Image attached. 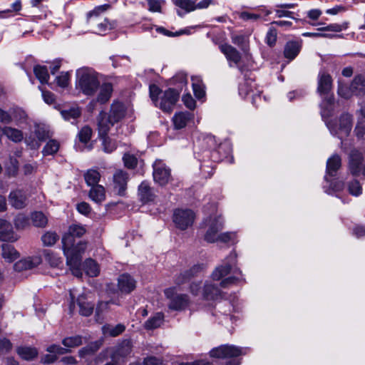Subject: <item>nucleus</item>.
I'll return each instance as SVG.
<instances>
[{
    "label": "nucleus",
    "mask_w": 365,
    "mask_h": 365,
    "mask_svg": "<svg viewBox=\"0 0 365 365\" xmlns=\"http://www.w3.org/2000/svg\"><path fill=\"white\" fill-rule=\"evenodd\" d=\"M129 175L126 171L117 170L113 175V191L118 195H125Z\"/></svg>",
    "instance_id": "4468645a"
},
{
    "label": "nucleus",
    "mask_w": 365,
    "mask_h": 365,
    "mask_svg": "<svg viewBox=\"0 0 365 365\" xmlns=\"http://www.w3.org/2000/svg\"><path fill=\"white\" fill-rule=\"evenodd\" d=\"M31 220L35 227H44L48 223L46 216L42 212H34L31 214Z\"/></svg>",
    "instance_id": "a18cd8bd"
},
{
    "label": "nucleus",
    "mask_w": 365,
    "mask_h": 365,
    "mask_svg": "<svg viewBox=\"0 0 365 365\" xmlns=\"http://www.w3.org/2000/svg\"><path fill=\"white\" fill-rule=\"evenodd\" d=\"M239 94L243 98L251 95L253 105H255L258 100L261 99V91L257 88L254 80L251 78H246L240 83Z\"/></svg>",
    "instance_id": "9b49d317"
},
{
    "label": "nucleus",
    "mask_w": 365,
    "mask_h": 365,
    "mask_svg": "<svg viewBox=\"0 0 365 365\" xmlns=\"http://www.w3.org/2000/svg\"><path fill=\"white\" fill-rule=\"evenodd\" d=\"M9 202L13 207L22 209L26 205V196L22 190H16L10 192Z\"/></svg>",
    "instance_id": "4be33fe9"
},
{
    "label": "nucleus",
    "mask_w": 365,
    "mask_h": 365,
    "mask_svg": "<svg viewBox=\"0 0 365 365\" xmlns=\"http://www.w3.org/2000/svg\"><path fill=\"white\" fill-rule=\"evenodd\" d=\"M173 81L175 84L179 83L178 87L182 89L187 83V75L184 73H179L174 76Z\"/></svg>",
    "instance_id": "774afa93"
},
{
    "label": "nucleus",
    "mask_w": 365,
    "mask_h": 365,
    "mask_svg": "<svg viewBox=\"0 0 365 365\" xmlns=\"http://www.w3.org/2000/svg\"><path fill=\"white\" fill-rule=\"evenodd\" d=\"M86 233V229L80 225H72L69 227L68 232L62 237L63 246L73 245L74 237H81Z\"/></svg>",
    "instance_id": "dca6fc26"
},
{
    "label": "nucleus",
    "mask_w": 365,
    "mask_h": 365,
    "mask_svg": "<svg viewBox=\"0 0 365 365\" xmlns=\"http://www.w3.org/2000/svg\"><path fill=\"white\" fill-rule=\"evenodd\" d=\"M164 293L168 300V307L171 310H184L190 304L189 297L185 294L178 293L175 287L168 288Z\"/></svg>",
    "instance_id": "423d86ee"
},
{
    "label": "nucleus",
    "mask_w": 365,
    "mask_h": 365,
    "mask_svg": "<svg viewBox=\"0 0 365 365\" xmlns=\"http://www.w3.org/2000/svg\"><path fill=\"white\" fill-rule=\"evenodd\" d=\"M36 77L41 83H47L49 80L48 69L44 66L37 65L34 68Z\"/></svg>",
    "instance_id": "49530a36"
},
{
    "label": "nucleus",
    "mask_w": 365,
    "mask_h": 365,
    "mask_svg": "<svg viewBox=\"0 0 365 365\" xmlns=\"http://www.w3.org/2000/svg\"><path fill=\"white\" fill-rule=\"evenodd\" d=\"M349 193L354 196H359L362 192V187L359 181L354 180L349 185Z\"/></svg>",
    "instance_id": "0e129e2a"
},
{
    "label": "nucleus",
    "mask_w": 365,
    "mask_h": 365,
    "mask_svg": "<svg viewBox=\"0 0 365 365\" xmlns=\"http://www.w3.org/2000/svg\"><path fill=\"white\" fill-rule=\"evenodd\" d=\"M132 346L133 345L130 340H123L115 347L111 358L113 360L119 361L120 359L128 356L131 353Z\"/></svg>",
    "instance_id": "6ab92c4d"
},
{
    "label": "nucleus",
    "mask_w": 365,
    "mask_h": 365,
    "mask_svg": "<svg viewBox=\"0 0 365 365\" xmlns=\"http://www.w3.org/2000/svg\"><path fill=\"white\" fill-rule=\"evenodd\" d=\"M138 195L140 200L143 203L153 202L156 197L153 189L145 181L142 182L138 186Z\"/></svg>",
    "instance_id": "412c9836"
},
{
    "label": "nucleus",
    "mask_w": 365,
    "mask_h": 365,
    "mask_svg": "<svg viewBox=\"0 0 365 365\" xmlns=\"http://www.w3.org/2000/svg\"><path fill=\"white\" fill-rule=\"evenodd\" d=\"M10 114L12 116V122L14 121L16 125L24 122L26 118V113L20 108H11Z\"/></svg>",
    "instance_id": "3c124183"
},
{
    "label": "nucleus",
    "mask_w": 365,
    "mask_h": 365,
    "mask_svg": "<svg viewBox=\"0 0 365 365\" xmlns=\"http://www.w3.org/2000/svg\"><path fill=\"white\" fill-rule=\"evenodd\" d=\"M5 136L14 143H20L24 139L23 132L11 126H6Z\"/></svg>",
    "instance_id": "a19ab883"
},
{
    "label": "nucleus",
    "mask_w": 365,
    "mask_h": 365,
    "mask_svg": "<svg viewBox=\"0 0 365 365\" xmlns=\"http://www.w3.org/2000/svg\"><path fill=\"white\" fill-rule=\"evenodd\" d=\"M16 351L23 359L28 361L34 359L38 355L37 349L31 346H19Z\"/></svg>",
    "instance_id": "ea45409f"
},
{
    "label": "nucleus",
    "mask_w": 365,
    "mask_h": 365,
    "mask_svg": "<svg viewBox=\"0 0 365 365\" xmlns=\"http://www.w3.org/2000/svg\"><path fill=\"white\" fill-rule=\"evenodd\" d=\"M277 38V29L274 27H270L266 35V43L269 46L275 45Z\"/></svg>",
    "instance_id": "052dcab7"
},
{
    "label": "nucleus",
    "mask_w": 365,
    "mask_h": 365,
    "mask_svg": "<svg viewBox=\"0 0 365 365\" xmlns=\"http://www.w3.org/2000/svg\"><path fill=\"white\" fill-rule=\"evenodd\" d=\"M193 118V114L190 112H179L173 118L174 126L176 129H181L186 126L187 123Z\"/></svg>",
    "instance_id": "393cba45"
},
{
    "label": "nucleus",
    "mask_w": 365,
    "mask_h": 365,
    "mask_svg": "<svg viewBox=\"0 0 365 365\" xmlns=\"http://www.w3.org/2000/svg\"><path fill=\"white\" fill-rule=\"evenodd\" d=\"M86 249V242L80 241L75 244L73 241V245L63 246V250L65 256L66 257V262L68 264H73L75 266L79 264L81 261V254L84 252Z\"/></svg>",
    "instance_id": "0eeeda50"
},
{
    "label": "nucleus",
    "mask_w": 365,
    "mask_h": 365,
    "mask_svg": "<svg viewBox=\"0 0 365 365\" xmlns=\"http://www.w3.org/2000/svg\"><path fill=\"white\" fill-rule=\"evenodd\" d=\"M124 106L118 102L113 103L110 106L109 114H108L112 120L115 123L119 122L125 116Z\"/></svg>",
    "instance_id": "c756f323"
},
{
    "label": "nucleus",
    "mask_w": 365,
    "mask_h": 365,
    "mask_svg": "<svg viewBox=\"0 0 365 365\" xmlns=\"http://www.w3.org/2000/svg\"><path fill=\"white\" fill-rule=\"evenodd\" d=\"M34 135L40 141V143L50 138L49 131L39 126L36 128Z\"/></svg>",
    "instance_id": "13d9d810"
},
{
    "label": "nucleus",
    "mask_w": 365,
    "mask_h": 365,
    "mask_svg": "<svg viewBox=\"0 0 365 365\" xmlns=\"http://www.w3.org/2000/svg\"><path fill=\"white\" fill-rule=\"evenodd\" d=\"M326 125L332 135L341 139L347 137L351 130L352 116L346 113H343L341 115L338 123L326 120Z\"/></svg>",
    "instance_id": "39448f33"
},
{
    "label": "nucleus",
    "mask_w": 365,
    "mask_h": 365,
    "mask_svg": "<svg viewBox=\"0 0 365 365\" xmlns=\"http://www.w3.org/2000/svg\"><path fill=\"white\" fill-rule=\"evenodd\" d=\"M354 133L358 138H365V119H359L356 128L354 129Z\"/></svg>",
    "instance_id": "680f3d73"
},
{
    "label": "nucleus",
    "mask_w": 365,
    "mask_h": 365,
    "mask_svg": "<svg viewBox=\"0 0 365 365\" xmlns=\"http://www.w3.org/2000/svg\"><path fill=\"white\" fill-rule=\"evenodd\" d=\"M301 44L297 41H289L286 43L284 55L287 58L293 60L299 53Z\"/></svg>",
    "instance_id": "2f4dec72"
},
{
    "label": "nucleus",
    "mask_w": 365,
    "mask_h": 365,
    "mask_svg": "<svg viewBox=\"0 0 365 365\" xmlns=\"http://www.w3.org/2000/svg\"><path fill=\"white\" fill-rule=\"evenodd\" d=\"M153 178L160 185L167 184L170 178V169L160 160L153 164Z\"/></svg>",
    "instance_id": "2eb2a0df"
},
{
    "label": "nucleus",
    "mask_w": 365,
    "mask_h": 365,
    "mask_svg": "<svg viewBox=\"0 0 365 365\" xmlns=\"http://www.w3.org/2000/svg\"><path fill=\"white\" fill-rule=\"evenodd\" d=\"M1 255L9 262H11L19 257V253L11 245L3 244L1 246Z\"/></svg>",
    "instance_id": "c9c22d12"
},
{
    "label": "nucleus",
    "mask_w": 365,
    "mask_h": 365,
    "mask_svg": "<svg viewBox=\"0 0 365 365\" xmlns=\"http://www.w3.org/2000/svg\"><path fill=\"white\" fill-rule=\"evenodd\" d=\"M334 110V98L333 97H327L322 101L321 103V115L322 118L325 120L326 118H329Z\"/></svg>",
    "instance_id": "f704fd0d"
},
{
    "label": "nucleus",
    "mask_w": 365,
    "mask_h": 365,
    "mask_svg": "<svg viewBox=\"0 0 365 365\" xmlns=\"http://www.w3.org/2000/svg\"><path fill=\"white\" fill-rule=\"evenodd\" d=\"M173 220L178 229L185 230L192 225L195 213L189 209H177L174 211Z\"/></svg>",
    "instance_id": "6e6552de"
},
{
    "label": "nucleus",
    "mask_w": 365,
    "mask_h": 365,
    "mask_svg": "<svg viewBox=\"0 0 365 365\" xmlns=\"http://www.w3.org/2000/svg\"><path fill=\"white\" fill-rule=\"evenodd\" d=\"M76 89L87 96H93L99 91L96 101L103 104L109 101L113 86L110 83L101 85L97 73L93 68L83 67L76 73Z\"/></svg>",
    "instance_id": "f257e3e1"
},
{
    "label": "nucleus",
    "mask_w": 365,
    "mask_h": 365,
    "mask_svg": "<svg viewBox=\"0 0 365 365\" xmlns=\"http://www.w3.org/2000/svg\"><path fill=\"white\" fill-rule=\"evenodd\" d=\"M350 89L352 95H363L365 93V78L361 75L356 76L350 85Z\"/></svg>",
    "instance_id": "bb28decb"
},
{
    "label": "nucleus",
    "mask_w": 365,
    "mask_h": 365,
    "mask_svg": "<svg viewBox=\"0 0 365 365\" xmlns=\"http://www.w3.org/2000/svg\"><path fill=\"white\" fill-rule=\"evenodd\" d=\"M192 86L195 96L197 99H202L205 96V85L200 76L192 77Z\"/></svg>",
    "instance_id": "e433bc0d"
},
{
    "label": "nucleus",
    "mask_w": 365,
    "mask_h": 365,
    "mask_svg": "<svg viewBox=\"0 0 365 365\" xmlns=\"http://www.w3.org/2000/svg\"><path fill=\"white\" fill-rule=\"evenodd\" d=\"M179 98V92L174 88H169L165 91L160 98L159 103H156L164 112L170 113L172 111L173 106L175 105Z\"/></svg>",
    "instance_id": "f8f14e48"
},
{
    "label": "nucleus",
    "mask_w": 365,
    "mask_h": 365,
    "mask_svg": "<svg viewBox=\"0 0 365 365\" xmlns=\"http://www.w3.org/2000/svg\"><path fill=\"white\" fill-rule=\"evenodd\" d=\"M61 114L66 120H75L81 115V110L78 108H71L68 110H61Z\"/></svg>",
    "instance_id": "864d4df0"
},
{
    "label": "nucleus",
    "mask_w": 365,
    "mask_h": 365,
    "mask_svg": "<svg viewBox=\"0 0 365 365\" xmlns=\"http://www.w3.org/2000/svg\"><path fill=\"white\" fill-rule=\"evenodd\" d=\"M46 259L53 267H58L63 264L61 258L53 252H48L46 255Z\"/></svg>",
    "instance_id": "4d7b16f0"
},
{
    "label": "nucleus",
    "mask_w": 365,
    "mask_h": 365,
    "mask_svg": "<svg viewBox=\"0 0 365 365\" xmlns=\"http://www.w3.org/2000/svg\"><path fill=\"white\" fill-rule=\"evenodd\" d=\"M163 321L164 314L162 312H158L145 322L144 327L148 330H152L160 327Z\"/></svg>",
    "instance_id": "4c0bfd02"
},
{
    "label": "nucleus",
    "mask_w": 365,
    "mask_h": 365,
    "mask_svg": "<svg viewBox=\"0 0 365 365\" xmlns=\"http://www.w3.org/2000/svg\"><path fill=\"white\" fill-rule=\"evenodd\" d=\"M92 135V130L88 126L83 127L79 132V140L81 143L86 144L89 142Z\"/></svg>",
    "instance_id": "bf43d9fd"
},
{
    "label": "nucleus",
    "mask_w": 365,
    "mask_h": 365,
    "mask_svg": "<svg viewBox=\"0 0 365 365\" xmlns=\"http://www.w3.org/2000/svg\"><path fill=\"white\" fill-rule=\"evenodd\" d=\"M110 7L106 4L96 6L93 11L87 14V23L93 29V32L98 34H103L112 29L113 26L108 19H102L100 14L106 11Z\"/></svg>",
    "instance_id": "7ed1b4c3"
},
{
    "label": "nucleus",
    "mask_w": 365,
    "mask_h": 365,
    "mask_svg": "<svg viewBox=\"0 0 365 365\" xmlns=\"http://www.w3.org/2000/svg\"><path fill=\"white\" fill-rule=\"evenodd\" d=\"M63 344L69 348L78 346L82 344V337L81 336H74L65 338L63 340Z\"/></svg>",
    "instance_id": "6e6d98bb"
},
{
    "label": "nucleus",
    "mask_w": 365,
    "mask_h": 365,
    "mask_svg": "<svg viewBox=\"0 0 365 365\" xmlns=\"http://www.w3.org/2000/svg\"><path fill=\"white\" fill-rule=\"evenodd\" d=\"M231 145L228 141L220 143L217 148L212 152V159L214 161L222 160L231 152Z\"/></svg>",
    "instance_id": "a878e982"
},
{
    "label": "nucleus",
    "mask_w": 365,
    "mask_h": 365,
    "mask_svg": "<svg viewBox=\"0 0 365 365\" xmlns=\"http://www.w3.org/2000/svg\"><path fill=\"white\" fill-rule=\"evenodd\" d=\"M332 86L331 76L324 70H321L318 74L317 91L320 95L328 94Z\"/></svg>",
    "instance_id": "f3484780"
},
{
    "label": "nucleus",
    "mask_w": 365,
    "mask_h": 365,
    "mask_svg": "<svg viewBox=\"0 0 365 365\" xmlns=\"http://www.w3.org/2000/svg\"><path fill=\"white\" fill-rule=\"evenodd\" d=\"M203 269V265L197 264L193 266L190 270L180 273L175 277V282L180 285L187 282L191 277L199 272Z\"/></svg>",
    "instance_id": "c85d7f7f"
},
{
    "label": "nucleus",
    "mask_w": 365,
    "mask_h": 365,
    "mask_svg": "<svg viewBox=\"0 0 365 365\" xmlns=\"http://www.w3.org/2000/svg\"><path fill=\"white\" fill-rule=\"evenodd\" d=\"M207 230L204 239L209 243L228 242L233 241L236 237L235 232H220L223 229L224 221L221 215L215 213L211 215L205 220Z\"/></svg>",
    "instance_id": "f03ea898"
},
{
    "label": "nucleus",
    "mask_w": 365,
    "mask_h": 365,
    "mask_svg": "<svg viewBox=\"0 0 365 365\" xmlns=\"http://www.w3.org/2000/svg\"><path fill=\"white\" fill-rule=\"evenodd\" d=\"M85 180L88 186L98 185L101 179V174L97 170H88L84 175Z\"/></svg>",
    "instance_id": "c03bdc74"
},
{
    "label": "nucleus",
    "mask_w": 365,
    "mask_h": 365,
    "mask_svg": "<svg viewBox=\"0 0 365 365\" xmlns=\"http://www.w3.org/2000/svg\"><path fill=\"white\" fill-rule=\"evenodd\" d=\"M241 279H242L241 277L230 276V277H226L224 279H222L220 282V285L222 288H227V287H230V285L235 284L237 282H238Z\"/></svg>",
    "instance_id": "69168bd1"
},
{
    "label": "nucleus",
    "mask_w": 365,
    "mask_h": 365,
    "mask_svg": "<svg viewBox=\"0 0 365 365\" xmlns=\"http://www.w3.org/2000/svg\"><path fill=\"white\" fill-rule=\"evenodd\" d=\"M341 160L338 155H333L327 162V175L334 176L337 170L341 168Z\"/></svg>",
    "instance_id": "7c9ffc66"
},
{
    "label": "nucleus",
    "mask_w": 365,
    "mask_h": 365,
    "mask_svg": "<svg viewBox=\"0 0 365 365\" xmlns=\"http://www.w3.org/2000/svg\"><path fill=\"white\" fill-rule=\"evenodd\" d=\"M102 140L103 150L105 153H110L116 148L115 142L106 135L99 136Z\"/></svg>",
    "instance_id": "603ef678"
},
{
    "label": "nucleus",
    "mask_w": 365,
    "mask_h": 365,
    "mask_svg": "<svg viewBox=\"0 0 365 365\" xmlns=\"http://www.w3.org/2000/svg\"><path fill=\"white\" fill-rule=\"evenodd\" d=\"M91 188L89 192L90 198L97 203H101L106 199L105 188L100 185L91 186Z\"/></svg>",
    "instance_id": "72a5a7b5"
},
{
    "label": "nucleus",
    "mask_w": 365,
    "mask_h": 365,
    "mask_svg": "<svg viewBox=\"0 0 365 365\" xmlns=\"http://www.w3.org/2000/svg\"><path fill=\"white\" fill-rule=\"evenodd\" d=\"M29 218L24 214L20 213L14 219V225L17 229H24L29 225Z\"/></svg>",
    "instance_id": "5fc2aeb1"
},
{
    "label": "nucleus",
    "mask_w": 365,
    "mask_h": 365,
    "mask_svg": "<svg viewBox=\"0 0 365 365\" xmlns=\"http://www.w3.org/2000/svg\"><path fill=\"white\" fill-rule=\"evenodd\" d=\"M220 51L225 55L227 59L230 63L232 62L237 64L240 59L241 55L239 51L230 45L222 44L220 46Z\"/></svg>",
    "instance_id": "b1692460"
},
{
    "label": "nucleus",
    "mask_w": 365,
    "mask_h": 365,
    "mask_svg": "<svg viewBox=\"0 0 365 365\" xmlns=\"http://www.w3.org/2000/svg\"><path fill=\"white\" fill-rule=\"evenodd\" d=\"M115 123L110 116L104 111H101L97 117V125L99 136L106 135Z\"/></svg>",
    "instance_id": "a211bd4d"
},
{
    "label": "nucleus",
    "mask_w": 365,
    "mask_h": 365,
    "mask_svg": "<svg viewBox=\"0 0 365 365\" xmlns=\"http://www.w3.org/2000/svg\"><path fill=\"white\" fill-rule=\"evenodd\" d=\"M83 267L86 274L90 277H96L99 274L98 264L92 259H88L85 261Z\"/></svg>",
    "instance_id": "de8ad7c7"
},
{
    "label": "nucleus",
    "mask_w": 365,
    "mask_h": 365,
    "mask_svg": "<svg viewBox=\"0 0 365 365\" xmlns=\"http://www.w3.org/2000/svg\"><path fill=\"white\" fill-rule=\"evenodd\" d=\"M60 143L55 139H50L42 150L43 156L55 155L59 150Z\"/></svg>",
    "instance_id": "37998d69"
},
{
    "label": "nucleus",
    "mask_w": 365,
    "mask_h": 365,
    "mask_svg": "<svg viewBox=\"0 0 365 365\" xmlns=\"http://www.w3.org/2000/svg\"><path fill=\"white\" fill-rule=\"evenodd\" d=\"M237 254L232 252L225 259L223 263L217 266L212 273V279L214 281H219L226 277L232 270L236 263Z\"/></svg>",
    "instance_id": "9d476101"
},
{
    "label": "nucleus",
    "mask_w": 365,
    "mask_h": 365,
    "mask_svg": "<svg viewBox=\"0 0 365 365\" xmlns=\"http://www.w3.org/2000/svg\"><path fill=\"white\" fill-rule=\"evenodd\" d=\"M16 240L17 237L14 233L12 225L8 222L0 230V240L14 242Z\"/></svg>",
    "instance_id": "79ce46f5"
},
{
    "label": "nucleus",
    "mask_w": 365,
    "mask_h": 365,
    "mask_svg": "<svg viewBox=\"0 0 365 365\" xmlns=\"http://www.w3.org/2000/svg\"><path fill=\"white\" fill-rule=\"evenodd\" d=\"M41 263V257L39 256H34L18 261L14 264V268L17 272H21L36 267Z\"/></svg>",
    "instance_id": "aec40b11"
},
{
    "label": "nucleus",
    "mask_w": 365,
    "mask_h": 365,
    "mask_svg": "<svg viewBox=\"0 0 365 365\" xmlns=\"http://www.w3.org/2000/svg\"><path fill=\"white\" fill-rule=\"evenodd\" d=\"M102 345V342L101 341H96L90 343L86 347H83L81 350H79V356L81 357H84L86 355L93 354L96 352Z\"/></svg>",
    "instance_id": "09e8293b"
},
{
    "label": "nucleus",
    "mask_w": 365,
    "mask_h": 365,
    "mask_svg": "<svg viewBox=\"0 0 365 365\" xmlns=\"http://www.w3.org/2000/svg\"><path fill=\"white\" fill-rule=\"evenodd\" d=\"M77 303L81 315L88 317L93 313L94 305L88 302L84 295L78 297Z\"/></svg>",
    "instance_id": "473e14b6"
},
{
    "label": "nucleus",
    "mask_w": 365,
    "mask_h": 365,
    "mask_svg": "<svg viewBox=\"0 0 365 365\" xmlns=\"http://www.w3.org/2000/svg\"><path fill=\"white\" fill-rule=\"evenodd\" d=\"M346 28V24L341 25L338 24H329L327 26L318 28L317 30L319 31H334V32H340L343 29Z\"/></svg>",
    "instance_id": "e2e57ef3"
},
{
    "label": "nucleus",
    "mask_w": 365,
    "mask_h": 365,
    "mask_svg": "<svg viewBox=\"0 0 365 365\" xmlns=\"http://www.w3.org/2000/svg\"><path fill=\"white\" fill-rule=\"evenodd\" d=\"M125 327L122 324H118L115 326L106 324L102 327L103 334L113 337L120 335L125 331Z\"/></svg>",
    "instance_id": "58836bf2"
},
{
    "label": "nucleus",
    "mask_w": 365,
    "mask_h": 365,
    "mask_svg": "<svg viewBox=\"0 0 365 365\" xmlns=\"http://www.w3.org/2000/svg\"><path fill=\"white\" fill-rule=\"evenodd\" d=\"M197 0H172V2L178 8L185 11V13H190L195 10L205 9L211 5H215L214 0H201L195 3Z\"/></svg>",
    "instance_id": "1a4fd4ad"
},
{
    "label": "nucleus",
    "mask_w": 365,
    "mask_h": 365,
    "mask_svg": "<svg viewBox=\"0 0 365 365\" xmlns=\"http://www.w3.org/2000/svg\"><path fill=\"white\" fill-rule=\"evenodd\" d=\"M59 236L52 231H48L41 236L43 245L46 247H51L56 244L58 240Z\"/></svg>",
    "instance_id": "8fccbe9b"
},
{
    "label": "nucleus",
    "mask_w": 365,
    "mask_h": 365,
    "mask_svg": "<svg viewBox=\"0 0 365 365\" xmlns=\"http://www.w3.org/2000/svg\"><path fill=\"white\" fill-rule=\"evenodd\" d=\"M210 354L212 357L226 359L225 365H240L239 356L243 352L240 347L226 344L212 349Z\"/></svg>",
    "instance_id": "20e7f679"
},
{
    "label": "nucleus",
    "mask_w": 365,
    "mask_h": 365,
    "mask_svg": "<svg viewBox=\"0 0 365 365\" xmlns=\"http://www.w3.org/2000/svg\"><path fill=\"white\" fill-rule=\"evenodd\" d=\"M123 159L125 165L128 168H134L137 165L138 160L133 155L125 154Z\"/></svg>",
    "instance_id": "338daca9"
},
{
    "label": "nucleus",
    "mask_w": 365,
    "mask_h": 365,
    "mask_svg": "<svg viewBox=\"0 0 365 365\" xmlns=\"http://www.w3.org/2000/svg\"><path fill=\"white\" fill-rule=\"evenodd\" d=\"M118 284L121 292L128 294L135 288L136 282L130 275L123 274L118 277Z\"/></svg>",
    "instance_id": "5701e85b"
},
{
    "label": "nucleus",
    "mask_w": 365,
    "mask_h": 365,
    "mask_svg": "<svg viewBox=\"0 0 365 365\" xmlns=\"http://www.w3.org/2000/svg\"><path fill=\"white\" fill-rule=\"evenodd\" d=\"M221 295L220 288L212 282H206L203 289V298L207 300L216 299Z\"/></svg>",
    "instance_id": "cd10ccee"
},
{
    "label": "nucleus",
    "mask_w": 365,
    "mask_h": 365,
    "mask_svg": "<svg viewBox=\"0 0 365 365\" xmlns=\"http://www.w3.org/2000/svg\"><path fill=\"white\" fill-rule=\"evenodd\" d=\"M363 156L361 153L356 150H351L349 155V170L352 175L359 176L362 174L365 176V164H362Z\"/></svg>",
    "instance_id": "ddd939ff"
}]
</instances>
